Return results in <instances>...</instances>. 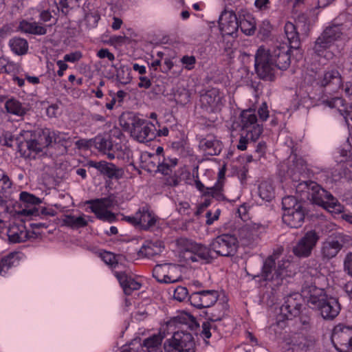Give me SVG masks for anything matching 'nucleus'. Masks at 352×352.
<instances>
[{"label": "nucleus", "mask_w": 352, "mask_h": 352, "mask_svg": "<svg viewBox=\"0 0 352 352\" xmlns=\"http://www.w3.org/2000/svg\"><path fill=\"white\" fill-rule=\"evenodd\" d=\"M163 339L162 334H155L144 339L141 345L146 349V352H164L162 346Z\"/></svg>", "instance_id": "31"}, {"label": "nucleus", "mask_w": 352, "mask_h": 352, "mask_svg": "<svg viewBox=\"0 0 352 352\" xmlns=\"http://www.w3.org/2000/svg\"><path fill=\"white\" fill-rule=\"evenodd\" d=\"M267 146L265 142H261L258 143L254 151V157L256 161L261 160L262 157H264L266 153Z\"/></svg>", "instance_id": "59"}, {"label": "nucleus", "mask_w": 352, "mask_h": 352, "mask_svg": "<svg viewBox=\"0 0 352 352\" xmlns=\"http://www.w3.org/2000/svg\"><path fill=\"white\" fill-rule=\"evenodd\" d=\"M12 182L10 177L0 169V198L6 200L10 197Z\"/></svg>", "instance_id": "36"}, {"label": "nucleus", "mask_w": 352, "mask_h": 352, "mask_svg": "<svg viewBox=\"0 0 352 352\" xmlns=\"http://www.w3.org/2000/svg\"><path fill=\"white\" fill-rule=\"evenodd\" d=\"M322 34L333 45L342 35V25L333 24L325 28Z\"/></svg>", "instance_id": "40"}, {"label": "nucleus", "mask_w": 352, "mask_h": 352, "mask_svg": "<svg viewBox=\"0 0 352 352\" xmlns=\"http://www.w3.org/2000/svg\"><path fill=\"white\" fill-rule=\"evenodd\" d=\"M19 214L32 220H36L37 217L47 220V217H54L57 212L51 208L34 206L32 208H23Z\"/></svg>", "instance_id": "21"}, {"label": "nucleus", "mask_w": 352, "mask_h": 352, "mask_svg": "<svg viewBox=\"0 0 352 352\" xmlns=\"http://www.w3.org/2000/svg\"><path fill=\"white\" fill-rule=\"evenodd\" d=\"M162 243L160 241L155 242L146 241L138 251V255L141 257L151 258L160 254L163 248Z\"/></svg>", "instance_id": "27"}, {"label": "nucleus", "mask_w": 352, "mask_h": 352, "mask_svg": "<svg viewBox=\"0 0 352 352\" xmlns=\"http://www.w3.org/2000/svg\"><path fill=\"white\" fill-rule=\"evenodd\" d=\"M271 2L270 0H255L254 6L259 11L265 12L270 8Z\"/></svg>", "instance_id": "63"}, {"label": "nucleus", "mask_w": 352, "mask_h": 352, "mask_svg": "<svg viewBox=\"0 0 352 352\" xmlns=\"http://www.w3.org/2000/svg\"><path fill=\"white\" fill-rule=\"evenodd\" d=\"M93 145L98 150L104 153L113 147L111 141L102 135H98L93 139Z\"/></svg>", "instance_id": "47"}, {"label": "nucleus", "mask_w": 352, "mask_h": 352, "mask_svg": "<svg viewBox=\"0 0 352 352\" xmlns=\"http://www.w3.org/2000/svg\"><path fill=\"white\" fill-rule=\"evenodd\" d=\"M239 28L246 35H253L256 30L255 19L250 14L239 19Z\"/></svg>", "instance_id": "38"}, {"label": "nucleus", "mask_w": 352, "mask_h": 352, "mask_svg": "<svg viewBox=\"0 0 352 352\" xmlns=\"http://www.w3.org/2000/svg\"><path fill=\"white\" fill-rule=\"evenodd\" d=\"M212 322H210L208 320L205 321L202 323L201 325V331L200 333V336L202 338H204L205 342L206 344H208V341H207V339H209L211 336V328H212Z\"/></svg>", "instance_id": "55"}, {"label": "nucleus", "mask_w": 352, "mask_h": 352, "mask_svg": "<svg viewBox=\"0 0 352 352\" xmlns=\"http://www.w3.org/2000/svg\"><path fill=\"white\" fill-rule=\"evenodd\" d=\"M25 229V228L23 225L21 227L16 225L10 227L8 230V236L10 241L12 243L25 241L28 238V233Z\"/></svg>", "instance_id": "34"}, {"label": "nucleus", "mask_w": 352, "mask_h": 352, "mask_svg": "<svg viewBox=\"0 0 352 352\" xmlns=\"http://www.w3.org/2000/svg\"><path fill=\"white\" fill-rule=\"evenodd\" d=\"M63 222L65 226L72 229L85 228L88 224L87 221L85 219L84 214L80 217H75L72 214H66L63 219Z\"/></svg>", "instance_id": "37"}, {"label": "nucleus", "mask_w": 352, "mask_h": 352, "mask_svg": "<svg viewBox=\"0 0 352 352\" xmlns=\"http://www.w3.org/2000/svg\"><path fill=\"white\" fill-rule=\"evenodd\" d=\"M222 185L217 183L215 186L206 188L205 196L210 195L212 197L215 198L217 200H223L225 199V197L222 193Z\"/></svg>", "instance_id": "50"}, {"label": "nucleus", "mask_w": 352, "mask_h": 352, "mask_svg": "<svg viewBox=\"0 0 352 352\" xmlns=\"http://www.w3.org/2000/svg\"><path fill=\"white\" fill-rule=\"evenodd\" d=\"M344 269L349 275L352 276V252L346 255L344 261Z\"/></svg>", "instance_id": "64"}, {"label": "nucleus", "mask_w": 352, "mask_h": 352, "mask_svg": "<svg viewBox=\"0 0 352 352\" xmlns=\"http://www.w3.org/2000/svg\"><path fill=\"white\" fill-rule=\"evenodd\" d=\"M302 296L298 293L287 296L284 303L280 307V314L276 317V324L283 328L285 320L298 316L302 311Z\"/></svg>", "instance_id": "7"}, {"label": "nucleus", "mask_w": 352, "mask_h": 352, "mask_svg": "<svg viewBox=\"0 0 352 352\" xmlns=\"http://www.w3.org/2000/svg\"><path fill=\"white\" fill-rule=\"evenodd\" d=\"M19 200L24 204L25 208H32L42 202L40 198L25 191L20 193Z\"/></svg>", "instance_id": "44"}, {"label": "nucleus", "mask_w": 352, "mask_h": 352, "mask_svg": "<svg viewBox=\"0 0 352 352\" xmlns=\"http://www.w3.org/2000/svg\"><path fill=\"white\" fill-rule=\"evenodd\" d=\"M285 33L289 41V47L294 50H298L300 47V41L296 25L292 22H287L284 27Z\"/></svg>", "instance_id": "30"}, {"label": "nucleus", "mask_w": 352, "mask_h": 352, "mask_svg": "<svg viewBox=\"0 0 352 352\" xmlns=\"http://www.w3.org/2000/svg\"><path fill=\"white\" fill-rule=\"evenodd\" d=\"M19 28L21 32L35 35H44L47 33L45 26L41 25L36 22L32 23L25 20L20 22Z\"/></svg>", "instance_id": "33"}, {"label": "nucleus", "mask_w": 352, "mask_h": 352, "mask_svg": "<svg viewBox=\"0 0 352 352\" xmlns=\"http://www.w3.org/2000/svg\"><path fill=\"white\" fill-rule=\"evenodd\" d=\"M237 232L238 236L243 245H250L254 241L255 235L248 226L246 225L240 228Z\"/></svg>", "instance_id": "43"}, {"label": "nucleus", "mask_w": 352, "mask_h": 352, "mask_svg": "<svg viewBox=\"0 0 352 352\" xmlns=\"http://www.w3.org/2000/svg\"><path fill=\"white\" fill-rule=\"evenodd\" d=\"M178 320L180 323L187 324L192 331H196L199 328V324L196 321L195 318L187 314L179 316Z\"/></svg>", "instance_id": "51"}, {"label": "nucleus", "mask_w": 352, "mask_h": 352, "mask_svg": "<svg viewBox=\"0 0 352 352\" xmlns=\"http://www.w3.org/2000/svg\"><path fill=\"white\" fill-rule=\"evenodd\" d=\"M289 343L297 350L307 351L314 349L316 340L312 336H305L301 333H295L291 336Z\"/></svg>", "instance_id": "23"}, {"label": "nucleus", "mask_w": 352, "mask_h": 352, "mask_svg": "<svg viewBox=\"0 0 352 352\" xmlns=\"http://www.w3.org/2000/svg\"><path fill=\"white\" fill-rule=\"evenodd\" d=\"M320 85L322 87L332 86L331 91L333 92L337 91L342 86V80L340 72L336 69L326 72L320 80Z\"/></svg>", "instance_id": "25"}, {"label": "nucleus", "mask_w": 352, "mask_h": 352, "mask_svg": "<svg viewBox=\"0 0 352 352\" xmlns=\"http://www.w3.org/2000/svg\"><path fill=\"white\" fill-rule=\"evenodd\" d=\"M100 256L106 264L111 267H115L118 264L114 254L110 252L104 251L103 253H101Z\"/></svg>", "instance_id": "58"}, {"label": "nucleus", "mask_w": 352, "mask_h": 352, "mask_svg": "<svg viewBox=\"0 0 352 352\" xmlns=\"http://www.w3.org/2000/svg\"><path fill=\"white\" fill-rule=\"evenodd\" d=\"M221 210L217 208L214 213L211 210H208L206 214L207 225H212L214 221L217 220L219 217Z\"/></svg>", "instance_id": "61"}, {"label": "nucleus", "mask_w": 352, "mask_h": 352, "mask_svg": "<svg viewBox=\"0 0 352 352\" xmlns=\"http://www.w3.org/2000/svg\"><path fill=\"white\" fill-rule=\"evenodd\" d=\"M156 129L151 122L140 118L132 120L131 135L140 142H150L156 138Z\"/></svg>", "instance_id": "12"}, {"label": "nucleus", "mask_w": 352, "mask_h": 352, "mask_svg": "<svg viewBox=\"0 0 352 352\" xmlns=\"http://www.w3.org/2000/svg\"><path fill=\"white\" fill-rule=\"evenodd\" d=\"M282 206L284 211L283 221L292 228H300L308 213L305 204L294 196H287L283 198Z\"/></svg>", "instance_id": "5"}, {"label": "nucleus", "mask_w": 352, "mask_h": 352, "mask_svg": "<svg viewBox=\"0 0 352 352\" xmlns=\"http://www.w3.org/2000/svg\"><path fill=\"white\" fill-rule=\"evenodd\" d=\"M138 224L143 230H148L155 226L157 218L147 206H144L137 212Z\"/></svg>", "instance_id": "26"}, {"label": "nucleus", "mask_w": 352, "mask_h": 352, "mask_svg": "<svg viewBox=\"0 0 352 352\" xmlns=\"http://www.w3.org/2000/svg\"><path fill=\"white\" fill-rule=\"evenodd\" d=\"M343 247L338 237H329L321 245L320 256L323 261H329L336 257Z\"/></svg>", "instance_id": "20"}, {"label": "nucleus", "mask_w": 352, "mask_h": 352, "mask_svg": "<svg viewBox=\"0 0 352 352\" xmlns=\"http://www.w3.org/2000/svg\"><path fill=\"white\" fill-rule=\"evenodd\" d=\"M331 45L332 44L321 34L315 41L313 50L318 56H322Z\"/></svg>", "instance_id": "45"}, {"label": "nucleus", "mask_w": 352, "mask_h": 352, "mask_svg": "<svg viewBox=\"0 0 352 352\" xmlns=\"http://www.w3.org/2000/svg\"><path fill=\"white\" fill-rule=\"evenodd\" d=\"M292 166L294 167V170L300 174L305 173L307 169V162L303 158L298 157L296 155H294L292 160Z\"/></svg>", "instance_id": "52"}, {"label": "nucleus", "mask_w": 352, "mask_h": 352, "mask_svg": "<svg viewBox=\"0 0 352 352\" xmlns=\"http://www.w3.org/2000/svg\"><path fill=\"white\" fill-rule=\"evenodd\" d=\"M258 138H252L251 135L245 133L241 132V136L239 138V144L237 145V148L241 151H245L247 149V144L250 142H255Z\"/></svg>", "instance_id": "54"}, {"label": "nucleus", "mask_w": 352, "mask_h": 352, "mask_svg": "<svg viewBox=\"0 0 352 352\" xmlns=\"http://www.w3.org/2000/svg\"><path fill=\"white\" fill-rule=\"evenodd\" d=\"M258 114L261 122L267 120L269 117V111L266 102H263L258 109Z\"/></svg>", "instance_id": "62"}, {"label": "nucleus", "mask_w": 352, "mask_h": 352, "mask_svg": "<svg viewBox=\"0 0 352 352\" xmlns=\"http://www.w3.org/2000/svg\"><path fill=\"white\" fill-rule=\"evenodd\" d=\"M322 103L331 108H338L341 113L344 111V109H340V107L345 106V100L341 97L325 99L322 100Z\"/></svg>", "instance_id": "53"}, {"label": "nucleus", "mask_w": 352, "mask_h": 352, "mask_svg": "<svg viewBox=\"0 0 352 352\" xmlns=\"http://www.w3.org/2000/svg\"><path fill=\"white\" fill-rule=\"evenodd\" d=\"M199 147L209 155H217L222 149L221 142L215 139L204 138L200 141Z\"/></svg>", "instance_id": "32"}, {"label": "nucleus", "mask_w": 352, "mask_h": 352, "mask_svg": "<svg viewBox=\"0 0 352 352\" xmlns=\"http://www.w3.org/2000/svg\"><path fill=\"white\" fill-rule=\"evenodd\" d=\"M331 342L339 352H352V327L338 324L333 329Z\"/></svg>", "instance_id": "11"}, {"label": "nucleus", "mask_w": 352, "mask_h": 352, "mask_svg": "<svg viewBox=\"0 0 352 352\" xmlns=\"http://www.w3.org/2000/svg\"><path fill=\"white\" fill-rule=\"evenodd\" d=\"M222 100L219 89L212 88L200 96L201 107L208 113L219 111L223 106Z\"/></svg>", "instance_id": "17"}, {"label": "nucleus", "mask_w": 352, "mask_h": 352, "mask_svg": "<svg viewBox=\"0 0 352 352\" xmlns=\"http://www.w3.org/2000/svg\"><path fill=\"white\" fill-rule=\"evenodd\" d=\"M127 116L128 117L126 120L125 116H122L120 118V122L121 126L124 129L131 131L132 129V120L133 118H139L136 117L135 116L131 115V114H128Z\"/></svg>", "instance_id": "60"}, {"label": "nucleus", "mask_w": 352, "mask_h": 352, "mask_svg": "<svg viewBox=\"0 0 352 352\" xmlns=\"http://www.w3.org/2000/svg\"><path fill=\"white\" fill-rule=\"evenodd\" d=\"M173 267H175V266L168 263L157 265L153 270V276L159 283H176L178 281V278L166 274V272H169V270Z\"/></svg>", "instance_id": "24"}, {"label": "nucleus", "mask_w": 352, "mask_h": 352, "mask_svg": "<svg viewBox=\"0 0 352 352\" xmlns=\"http://www.w3.org/2000/svg\"><path fill=\"white\" fill-rule=\"evenodd\" d=\"M115 276L118 280L124 294L127 296L131 295L134 291L140 289L142 285L136 281L131 276L123 272H116Z\"/></svg>", "instance_id": "22"}, {"label": "nucleus", "mask_w": 352, "mask_h": 352, "mask_svg": "<svg viewBox=\"0 0 352 352\" xmlns=\"http://www.w3.org/2000/svg\"><path fill=\"white\" fill-rule=\"evenodd\" d=\"M238 239L236 233H223L214 238L210 244L213 253L217 256L230 257L234 256L238 248Z\"/></svg>", "instance_id": "9"}, {"label": "nucleus", "mask_w": 352, "mask_h": 352, "mask_svg": "<svg viewBox=\"0 0 352 352\" xmlns=\"http://www.w3.org/2000/svg\"><path fill=\"white\" fill-rule=\"evenodd\" d=\"M218 298V292L216 290H202L192 293L188 297V300L193 307L201 309L213 305Z\"/></svg>", "instance_id": "16"}, {"label": "nucleus", "mask_w": 352, "mask_h": 352, "mask_svg": "<svg viewBox=\"0 0 352 352\" xmlns=\"http://www.w3.org/2000/svg\"><path fill=\"white\" fill-rule=\"evenodd\" d=\"M239 126L241 132L249 134L252 138H259L263 133V124L259 123L255 109H248L241 111Z\"/></svg>", "instance_id": "10"}, {"label": "nucleus", "mask_w": 352, "mask_h": 352, "mask_svg": "<svg viewBox=\"0 0 352 352\" xmlns=\"http://www.w3.org/2000/svg\"><path fill=\"white\" fill-rule=\"evenodd\" d=\"M228 307L227 303H219L213 309L206 311L204 314L207 320L210 322L220 321L226 314Z\"/></svg>", "instance_id": "35"}, {"label": "nucleus", "mask_w": 352, "mask_h": 352, "mask_svg": "<svg viewBox=\"0 0 352 352\" xmlns=\"http://www.w3.org/2000/svg\"><path fill=\"white\" fill-rule=\"evenodd\" d=\"M296 193L303 203L309 201L331 212L340 213L342 211L343 206L338 199L316 182L308 180L300 182L296 186Z\"/></svg>", "instance_id": "1"}, {"label": "nucleus", "mask_w": 352, "mask_h": 352, "mask_svg": "<svg viewBox=\"0 0 352 352\" xmlns=\"http://www.w3.org/2000/svg\"><path fill=\"white\" fill-rule=\"evenodd\" d=\"M291 49L285 43H278L271 49L267 50L276 67L286 70L291 64Z\"/></svg>", "instance_id": "13"}, {"label": "nucleus", "mask_w": 352, "mask_h": 352, "mask_svg": "<svg viewBox=\"0 0 352 352\" xmlns=\"http://www.w3.org/2000/svg\"><path fill=\"white\" fill-rule=\"evenodd\" d=\"M89 167L95 168L102 175L107 176L109 179H119L123 177L124 171L122 168L117 167L114 164L104 160L96 162L89 160L87 163Z\"/></svg>", "instance_id": "19"}, {"label": "nucleus", "mask_w": 352, "mask_h": 352, "mask_svg": "<svg viewBox=\"0 0 352 352\" xmlns=\"http://www.w3.org/2000/svg\"><path fill=\"white\" fill-rule=\"evenodd\" d=\"M184 258L187 261L198 262L204 263H211L216 256L210 248L201 244H192L190 248L186 249L184 252Z\"/></svg>", "instance_id": "15"}, {"label": "nucleus", "mask_w": 352, "mask_h": 352, "mask_svg": "<svg viewBox=\"0 0 352 352\" xmlns=\"http://www.w3.org/2000/svg\"><path fill=\"white\" fill-rule=\"evenodd\" d=\"M239 21L236 14L232 10H225L219 19V27L223 36H233L239 30Z\"/></svg>", "instance_id": "18"}, {"label": "nucleus", "mask_w": 352, "mask_h": 352, "mask_svg": "<svg viewBox=\"0 0 352 352\" xmlns=\"http://www.w3.org/2000/svg\"><path fill=\"white\" fill-rule=\"evenodd\" d=\"M276 254L269 256L263 261L260 275H254L261 277L265 281L274 282L275 285H281L283 278L292 276L296 273V265L289 259H282L276 263Z\"/></svg>", "instance_id": "3"}, {"label": "nucleus", "mask_w": 352, "mask_h": 352, "mask_svg": "<svg viewBox=\"0 0 352 352\" xmlns=\"http://www.w3.org/2000/svg\"><path fill=\"white\" fill-rule=\"evenodd\" d=\"M86 203L91 205L90 210L98 219L110 223L116 220L115 214L111 211L102 208L101 204H98V200H89Z\"/></svg>", "instance_id": "28"}, {"label": "nucleus", "mask_w": 352, "mask_h": 352, "mask_svg": "<svg viewBox=\"0 0 352 352\" xmlns=\"http://www.w3.org/2000/svg\"><path fill=\"white\" fill-rule=\"evenodd\" d=\"M307 305L327 321L333 320L340 314L341 305L337 298L328 295L323 289L312 287Z\"/></svg>", "instance_id": "2"}, {"label": "nucleus", "mask_w": 352, "mask_h": 352, "mask_svg": "<svg viewBox=\"0 0 352 352\" xmlns=\"http://www.w3.org/2000/svg\"><path fill=\"white\" fill-rule=\"evenodd\" d=\"M55 9H53L52 11L50 10H43L39 15L40 19L43 22H49L52 19L54 21L50 26L54 25L57 21V15L59 12V7L56 4Z\"/></svg>", "instance_id": "48"}, {"label": "nucleus", "mask_w": 352, "mask_h": 352, "mask_svg": "<svg viewBox=\"0 0 352 352\" xmlns=\"http://www.w3.org/2000/svg\"><path fill=\"white\" fill-rule=\"evenodd\" d=\"M10 47L16 54H25L28 49V41L20 37H14L10 40Z\"/></svg>", "instance_id": "41"}, {"label": "nucleus", "mask_w": 352, "mask_h": 352, "mask_svg": "<svg viewBox=\"0 0 352 352\" xmlns=\"http://www.w3.org/2000/svg\"><path fill=\"white\" fill-rule=\"evenodd\" d=\"M17 254L11 252L0 260V275H4L12 267L19 264Z\"/></svg>", "instance_id": "39"}, {"label": "nucleus", "mask_w": 352, "mask_h": 352, "mask_svg": "<svg viewBox=\"0 0 352 352\" xmlns=\"http://www.w3.org/2000/svg\"><path fill=\"white\" fill-rule=\"evenodd\" d=\"M259 197L265 201H270L274 197V189L271 183L263 182L258 186Z\"/></svg>", "instance_id": "42"}, {"label": "nucleus", "mask_w": 352, "mask_h": 352, "mask_svg": "<svg viewBox=\"0 0 352 352\" xmlns=\"http://www.w3.org/2000/svg\"><path fill=\"white\" fill-rule=\"evenodd\" d=\"M165 352H195V342L191 333L178 331L164 343Z\"/></svg>", "instance_id": "8"}, {"label": "nucleus", "mask_w": 352, "mask_h": 352, "mask_svg": "<svg viewBox=\"0 0 352 352\" xmlns=\"http://www.w3.org/2000/svg\"><path fill=\"white\" fill-rule=\"evenodd\" d=\"M14 140V136L9 131L4 132L0 137L1 144L7 147H12Z\"/></svg>", "instance_id": "57"}, {"label": "nucleus", "mask_w": 352, "mask_h": 352, "mask_svg": "<svg viewBox=\"0 0 352 352\" xmlns=\"http://www.w3.org/2000/svg\"><path fill=\"white\" fill-rule=\"evenodd\" d=\"M188 294V292L186 287L178 286L174 291L173 298L179 302H182L187 298Z\"/></svg>", "instance_id": "56"}, {"label": "nucleus", "mask_w": 352, "mask_h": 352, "mask_svg": "<svg viewBox=\"0 0 352 352\" xmlns=\"http://www.w3.org/2000/svg\"><path fill=\"white\" fill-rule=\"evenodd\" d=\"M131 69L124 65L120 66L116 72V78L122 85H126L131 80Z\"/></svg>", "instance_id": "49"}, {"label": "nucleus", "mask_w": 352, "mask_h": 352, "mask_svg": "<svg viewBox=\"0 0 352 352\" xmlns=\"http://www.w3.org/2000/svg\"><path fill=\"white\" fill-rule=\"evenodd\" d=\"M23 140L18 144L19 152L25 157H31L33 153L37 154L52 142V137L49 129L23 131L20 133Z\"/></svg>", "instance_id": "4"}, {"label": "nucleus", "mask_w": 352, "mask_h": 352, "mask_svg": "<svg viewBox=\"0 0 352 352\" xmlns=\"http://www.w3.org/2000/svg\"><path fill=\"white\" fill-rule=\"evenodd\" d=\"M4 107L7 113L19 117L24 116L29 110L26 104L21 103L14 98L7 100Z\"/></svg>", "instance_id": "29"}, {"label": "nucleus", "mask_w": 352, "mask_h": 352, "mask_svg": "<svg viewBox=\"0 0 352 352\" xmlns=\"http://www.w3.org/2000/svg\"><path fill=\"white\" fill-rule=\"evenodd\" d=\"M320 236L315 230H309L298 241L292 248L294 254L298 257H308L316 245Z\"/></svg>", "instance_id": "14"}, {"label": "nucleus", "mask_w": 352, "mask_h": 352, "mask_svg": "<svg viewBox=\"0 0 352 352\" xmlns=\"http://www.w3.org/2000/svg\"><path fill=\"white\" fill-rule=\"evenodd\" d=\"M254 68L258 77L265 81H274L277 67L270 58L269 51L261 46L254 56Z\"/></svg>", "instance_id": "6"}, {"label": "nucleus", "mask_w": 352, "mask_h": 352, "mask_svg": "<svg viewBox=\"0 0 352 352\" xmlns=\"http://www.w3.org/2000/svg\"><path fill=\"white\" fill-rule=\"evenodd\" d=\"M178 162L176 157H164L162 163L157 166V170L164 175H168L171 172V168L175 167Z\"/></svg>", "instance_id": "46"}]
</instances>
